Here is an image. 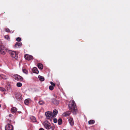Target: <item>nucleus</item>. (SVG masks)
Masks as SVG:
<instances>
[{
	"mask_svg": "<svg viewBox=\"0 0 130 130\" xmlns=\"http://www.w3.org/2000/svg\"><path fill=\"white\" fill-rule=\"evenodd\" d=\"M69 108L70 110H71L74 115H76L78 112L77 107L74 101L73 100H71L69 102L68 105Z\"/></svg>",
	"mask_w": 130,
	"mask_h": 130,
	"instance_id": "f257e3e1",
	"label": "nucleus"
},
{
	"mask_svg": "<svg viewBox=\"0 0 130 130\" xmlns=\"http://www.w3.org/2000/svg\"><path fill=\"white\" fill-rule=\"evenodd\" d=\"M43 124L45 127L47 129H49L51 128L52 130H53L54 127L51 126L50 123L47 121H46L43 123Z\"/></svg>",
	"mask_w": 130,
	"mask_h": 130,
	"instance_id": "f03ea898",
	"label": "nucleus"
},
{
	"mask_svg": "<svg viewBox=\"0 0 130 130\" xmlns=\"http://www.w3.org/2000/svg\"><path fill=\"white\" fill-rule=\"evenodd\" d=\"M45 115L47 119H50L54 117L52 112L47 111L45 112Z\"/></svg>",
	"mask_w": 130,
	"mask_h": 130,
	"instance_id": "7ed1b4c3",
	"label": "nucleus"
},
{
	"mask_svg": "<svg viewBox=\"0 0 130 130\" xmlns=\"http://www.w3.org/2000/svg\"><path fill=\"white\" fill-rule=\"evenodd\" d=\"M7 51V50L3 45H0V52H1L2 54H5Z\"/></svg>",
	"mask_w": 130,
	"mask_h": 130,
	"instance_id": "20e7f679",
	"label": "nucleus"
},
{
	"mask_svg": "<svg viewBox=\"0 0 130 130\" xmlns=\"http://www.w3.org/2000/svg\"><path fill=\"white\" fill-rule=\"evenodd\" d=\"M13 77L15 80L17 81H21L23 80V78L18 75L15 74L13 76Z\"/></svg>",
	"mask_w": 130,
	"mask_h": 130,
	"instance_id": "39448f33",
	"label": "nucleus"
},
{
	"mask_svg": "<svg viewBox=\"0 0 130 130\" xmlns=\"http://www.w3.org/2000/svg\"><path fill=\"white\" fill-rule=\"evenodd\" d=\"M8 52H9L12 57L15 58L16 59H17L18 57L17 56V54L15 52L8 50Z\"/></svg>",
	"mask_w": 130,
	"mask_h": 130,
	"instance_id": "423d86ee",
	"label": "nucleus"
},
{
	"mask_svg": "<svg viewBox=\"0 0 130 130\" xmlns=\"http://www.w3.org/2000/svg\"><path fill=\"white\" fill-rule=\"evenodd\" d=\"M13 127L11 125L8 124L6 125L5 127L6 130H13Z\"/></svg>",
	"mask_w": 130,
	"mask_h": 130,
	"instance_id": "0eeeda50",
	"label": "nucleus"
},
{
	"mask_svg": "<svg viewBox=\"0 0 130 130\" xmlns=\"http://www.w3.org/2000/svg\"><path fill=\"white\" fill-rule=\"evenodd\" d=\"M15 98L18 99V100L21 101L22 99V95L20 93H17L15 95Z\"/></svg>",
	"mask_w": 130,
	"mask_h": 130,
	"instance_id": "6e6552de",
	"label": "nucleus"
},
{
	"mask_svg": "<svg viewBox=\"0 0 130 130\" xmlns=\"http://www.w3.org/2000/svg\"><path fill=\"white\" fill-rule=\"evenodd\" d=\"M25 58L26 60H29L32 58V56L26 54L25 55Z\"/></svg>",
	"mask_w": 130,
	"mask_h": 130,
	"instance_id": "1a4fd4ad",
	"label": "nucleus"
},
{
	"mask_svg": "<svg viewBox=\"0 0 130 130\" xmlns=\"http://www.w3.org/2000/svg\"><path fill=\"white\" fill-rule=\"evenodd\" d=\"M71 113L70 111H66L64 112L62 114V116L64 117H66L69 116Z\"/></svg>",
	"mask_w": 130,
	"mask_h": 130,
	"instance_id": "9d476101",
	"label": "nucleus"
},
{
	"mask_svg": "<svg viewBox=\"0 0 130 130\" xmlns=\"http://www.w3.org/2000/svg\"><path fill=\"white\" fill-rule=\"evenodd\" d=\"M22 45V43L21 42H17L15 45L14 47L16 48H19Z\"/></svg>",
	"mask_w": 130,
	"mask_h": 130,
	"instance_id": "9b49d317",
	"label": "nucleus"
},
{
	"mask_svg": "<svg viewBox=\"0 0 130 130\" xmlns=\"http://www.w3.org/2000/svg\"><path fill=\"white\" fill-rule=\"evenodd\" d=\"M52 102L56 105H58L59 103V102L55 99H52Z\"/></svg>",
	"mask_w": 130,
	"mask_h": 130,
	"instance_id": "f8f14e48",
	"label": "nucleus"
},
{
	"mask_svg": "<svg viewBox=\"0 0 130 130\" xmlns=\"http://www.w3.org/2000/svg\"><path fill=\"white\" fill-rule=\"evenodd\" d=\"M69 122L71 126L73 125L74 124V121L73 118L70 117L69 120Z\"/></svg>",
	"mask_w": 130,
	"mask_h": 130,
	"instance_id": "ddd939ff",
	"label": "nucleus"
},
{
	"mask_svg": "<svg viewBox=\"0 0 130 130\" xmlns=\"http://www.w3.org/2000/svg\"><path fill=\"white\" fill-rule=\"evenodd\" d=\"M32 72L34 73H36L37 74L38 73L39 71L38 70L37 68L36 67H34L32 69Z\"/></svg>",
	"mask_w": 130,
	"mask_h": 130,
	"instance_id": "4468645a",
	"label": "nucleus"
},
{
	"mask_svg": "<svg viewBox=\"0 0 130 130\" xmlns=\"http://www.w3.org/2000/svg\"><path fill=\"white\" fill-rule=\"evenodd\" d=\"M17 109L15 107H13L11 108V112L14 113L17 112Z\"/></svg>",
	"mask_w": 130,
	"mask_h": 130,
	"instance_id": "2eb2a0df",
	"label": "nucleus"
},
{
	"mask_svg": "<svg viewBox=\"0 0 130 130\" xmlns=\"http://www.w3.org/2000/svg\"><path fill=\"white\" fill-rule=\"evenodd\" d=\"M30 119L31 120V121L33 122H35L36 121V118L34 116H32L31 117H30Z\"/></svg>",
	"mask_w": 130,
	"mask_h": 130,
	"instance_id": "dca6fc26",
	"label": "nucleus"
},
{
	"mask_svg": "<svg viewBox=\"0 0 130 130\" xmlns=\"http://www.w3.org/2000/svg\"><path fill=\"white\" fill-rule=\"evenodd\" d=\"M58 111L56 109H54L53 111V115L54 116V117L56 116V115L57 114Z\"/></svg>",
	"mask_w": 130,
	"mask_h": 130,
	"instance_id": "f3484780",
	"label": "nucleus"
},
{
	"mask_svg": "<svg viewBox=\"0 0 130 130\" xmlns=\"http://www.w3.org/2000/svg\"><path fill=\"white\" fill-rule=\"evenodd\" d=\"M31 100L30 99H27L24 101L26 105H28L30 102Z\"/></svg>",
	"mask_w": 130,
	"mask_h": 130,
	"instance_id": "a211bd4d",
	"label": "nucleus"
},
{
	"mask_svg": "<svg viewBox=\"0 0 130 130\" xmlns=\"http://www.w3.org/2000/svg\"><path fill=\"white\" fill-rule=\"evenodd\" d=\"M0 77L1 78L5 79H6L8 78L7 76L3 74H1Z\"/></svg>",
	"mask_w": 130,
	"mask_h": 130,
	"instance_id": "6ab92c4d",
	"label": "nucleus"
},
{
	"mask_svg": "<svg viewBox=\"0 0 130 130\" xmlns=\"http://www.w3.org/2000/svg\"><path fill=\"white\" fill-rule=\"evenodd\" d=\"M38 68L40 69H42L43 68V65L41 63H39L38 64Z\"/></svg>",
	"mask_w": 130,
	"mask_h": 130,
	"instance_id": "aec40b11",
	"label": "nucleus"
},
{
	"mask_svg": "<svg viewBox=\"0 0 130 130\" xmlns=\"http://www.w3.org/2000/svg\"><path fill=\"white\" fill-rule=\"evenodd\" d=\"M38 77L39 78V80L40 81H43L44 80V78L43 77L41 76L40 75H39L38 76Z\"/></svg>",
	"mask_w": 130,
	"mask_h": 130,
	"instance_id": "412c9836",
	"label": "nucleus"
},
{
	"mask_svg": "<svg viewBox=\"0 0 130 130\" xmlns=\"http://www.w3.org/2000/svg\"><path fill=\"white\" fill-rule=\"evenodd\" d=\"M95 121L93 120H91L88 121V124H92L95 123Z\"/></svg>",
	"mask_w": 130,
	"mask_h": 130,
	"instance_id": "4be33fe9",
	"label": "nucleus"
},
{
	"mask_svg": "<svg viewBox=\"0 0 130 130\" xmlns=\"http://www.w3.org/2000/svg\"><path fill=\"white\" fill-rule=\"evenodd\" d=\"M62 120L61 119H59L58 121V123L59 125H61L62 123Z\"/></svg>",
	"mask_w": 130,
	"mask_h": 130,
	"instance_id": "5701e85b",
	"label": "nucleus"
},
{
	"mask_svg": "<svg viewBox=\"0 0 130 130\" xmlns=\"http://www.w3.org/2000/svg\"><path fill=\"white\" fill-rule=\"evenodd\" d=\"M17 86L18 87H21L22 86V84L21 83L18 82L17 83Z\"/></svg>",
	"mask_w": 130,
	"mask_h": 130,
	"instance_id": "b1692460",
	"label": "nucleus"
},
{
	"mask_svg": "<svg viewBox=\"0 0 130 130\" xmlns=\"http://www.w3.org/2000/svg\"><path fill=\"white\" fill-rule=\"evenodd\" d=\"M39 104L40 105H42L44 104V102L43 101H40L39 102Z\"/></svg>",
	"mask_w": 130,
	"mask_h": 130,
	"instance_id": "393cba45",
	"label": "nucleus"
},
{
	"mask_svg": "<svg viewBox=\"0 0 130 130\" xmlns=\"http://www.w3.org/2000/svg\"><path fill=\"white\" fill-rule=\"evenodd\" d=\"M0 91L3 92L6 91V90L4 88L0 87Z\"/></svg>",
	"mask_w": 130,
	"mask_h": 130,
	"instance_id": "a878e982",
	"label": "nucleus"
},
{
	"mask_svg": "<svg viewBox=\"0 0 130 130\" xmlns=\"http://www.w3.org/2000/svg\"><path fill=\"white\" fill-rule=\"evenodd\" d=\"M5 38L7 40H9L10 39V38L9 36L7 35H6L4 36Z\"/></svg>",
	"mask_w": 130,
	"mask_h": 130,
	"instance_id": "bb28decb",
	"label": "nucleus"
},
{
	"mask_svg": "<svg viewBox=\"0 0 130 130\" xmlns=\"http://www.w3.org/2000/svg\"><path fill=\"white\" fill-rule=\"evenodd\" d=\"M23 73H25L26 74H27L28 72L25 69H23Z\"/></svg>",
	"mask_w": 130,
	"mask_h": 130,
	"instance_id": "cd10ccee",
	"label": "nucleus"
},
{
	"mask_svg": "<svg viewBox=\"0 0 130 130\" xmlns=\"http://www.w3.org/2000/svg\"><path fill=\"white\" fill-rule=\"evenodd\" d=\"M54 86H50L49 87V89L50 90H52L54 89Z\"/></svg>",
	"mask_w": 130,
	"mask_h": 130,
	"instance_id": "c85d7f7f",
	"label": "nucleus"
},
{
	"mask_svg": "<svg viewBox=\"0 0 130 130\" xmlns=\"http://www.w3.org/2000/svg\"><path fill=\"white\" fill-rule=\"evenodd\" d=\"M5 31L7 32H10V29L8 28H6L5 29Z\"/></svg>",
	"mask_w": 130,
	"mask_h": 130,
	"instance_id": "c756f323",
	"label": "nucleus"
},
{
	"mask_svg": "<svg viewBox=\"0 0 130 130\" xmlns=\"http://www.w3.org/2000/svg\"><path fill=\"white\" fill-rule=\"evenodd\" d=\"M21 40V38L20 37H18L16 39V40L17 41L19 42Z\"/></svg>",
	"mask_w": 130,
	"mask_h": 130,
	"instance_id": "7c9ffc66",
	"label": "nucleus"
},
{
	"mask_svg": "<svg viewBox=\"0 0 130 130\" xmlns=\"http://www.w3.org/2000/svg\"><path fill=\"white\" fill-rule=\"evenodd\" d=\"M50 83H51V84L52 85V86H53L54 87L55 86V84L53 82H51Z\"/></svg>",
	"mask_w": 130,
	"mask_h": 130,
	"instance_id": "2f4dec72",
	"label": "nucleus"
},
{
	"mask_svg": "<svg viewBox=\"0 0 130 130\" xmlns=\"http://www.w3.org/2000/svg\"><path fill=\"white\" fill-rule=\"evenodd\" d=\"M53 122L54 123H56L57 122V119L54 118L53 119Z\"/></svg>",
	"mask_w": 130,
	"mask_h": 130,
	"instance_id": "473e14b6",
	"label": "nucleus"
},
{
	"mask_svg": "<svg viewBox=\"0 0 130 130\" xmlns=\"http://www.w3.org/2000/svg\"><path fill=\"white\" fill-rule=\"evenodd\" d=\"M29 127L31 129L32 127V125L31 124H29Z\"/></svg>",
	"mask_w": 130,
	"mask_h": 130,
	"instance_id": "72a5a7b5",
	"label": "nucleus"
},
{
	"mask_svg": "<svg viewBox=\"0 0 130 130\" xmlns=\"http://www.w3.org/2000/svg\"><path fill=\"white\" fill-rule=\"evenodd\" d=\"M39 130H44L43 128H40Z\"/></svg>",
	"mask_w": 130,
	"mask_h": 130,
	"instance_id": "f704fd0d",
	"label": "nucleus"
},
{
	"mask_svg": "<svg viewBox=\"0 0 130 130\" xmlns=\"http://www.w3.org/2000/svg\"><path fill=\"white\" fill-rule=\"evenodd\" d=\"M12 116V115L11 114L9 115V117H11Z\"/></svg>",
	"mask_w": 130,
	"mask_h": 130,
	"instance_id": "c9c22d12",
	"label": "nucleus"
},
{
	"mask_svg": "<svg viewBox=\"0 0 130 130\" xmlns=\"http://www.w3.org/2000/svg\"><path fill=\"white\" fill-rule=\"evenodd\" d=\"M63 130H66V129H64Z\"/></svg>",
	"mask_w": 130,
	"mask_h": 130,
	"instance_id": "e433bc0d",
	"label": "nucleus"
},
{
	"mask_svg": "<svg viewBox=\"0 0 130 130\" xmlns=\"http://www.w3.org/2000/svg\"><path fill=\"white\" fill-rule=\"evenodd\" d=\"M1 107V104H0V107Z\"/></svg>",
	"mask_w": 130,
	"mask_h": 130,
	"instance_id": "4c0bfd02",
	"label": "nucleus"
}]
</instances>
